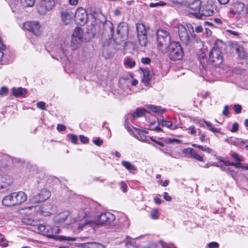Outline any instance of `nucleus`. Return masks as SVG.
<instances>
[{"label": "nucleus", "instance_id": "obj_44", "mask_svg": "<svg viewBox=\"0 0 248 248\" xmlns=\"http://www.w3.org/2000/svg\"><path fill=\"white\" fill-rule=\"evenodd\" d=\"M192 157L200 161H203V157L202 156H200V155H198L196 151L194 152V154L192 156Z\"/></svg>", "mask_w": 248, "mask_h": 248}, {"label": "nucleus", "instance_id": "obj_45", "mask_svg": "<svg viewBox=\"0 0 248 248\" xmlns=\"http://www.w3.org/2000/svg\"><path fill=\"white\" fill-rule=\"evenodd\" d=\"M60 240H66V241H74L76 240V238L74 237H67L65 236H61L60 237Z\"/></svg>", "mask_w": 248, "mask_h": 248}, {"label": "nucleus", "instance_id": "obj_18", "mask_svg": "<svg viewBox=\"0 0 248 248\" xmlns=\"http://www.w3.org/2000/svg\"><path fill=\"white\" fill-rule=\"evenodd\" d=\"M141 70L143 73L142 81L145 85H147L151 81L152 73L148 69H141Z\"/></svg>", "mask_w": 248, "mask_h": 248}, {"label": "nucleus", "instance_id": "obj_21", "mask_svg": "<svg viewBox=\"0 0 248 248\" xmlns=\"http://www.w3.org/2000/svg\"><path fill=\"white\" fill-rule=\"evenodd\" d=\"M51 209V206L50 205H44L41 207L38 213L42 216L45 217L49 216L51 213L50 210Z\"/></svg>", "mask_w": 248, "mask_h": 248}, {"label": "nucleus", "instance_id": "obj_59", "mask_svg": "<svg viewBox=\"0 0 248 248\" xmlns=\"http://www.w3.org/2000/svg\"><path fill=\"white\" fill-rule=\"evenodd\" d=\"M168 141L170 143H171L173 142H175L176 143L179 144L181 142V141L179 140L176 139H169Z\"/></svg>", "mask_w": 248, "mask_h": 248}, {"label": "nucleus", "instance_id": "obj_60", "mask_svg": "<svg viewBox=\"0 0 248 248\" xmlns=\"http://www.w3.org/2000/svg\"><path fill=\"white\" fill-rule=\"evenodd\" d=\"M192 146L193 147H194L198 148L201 149L202 151H203L204 148V147H203L202 146L200 145H198V144H192Z\"/></svg>", "mask_w": 248, "mask_h": 248}, {"label": "nucleus", "instance_id": "obj_8", "mask_svg": "<svg viewBox=\"0 0 248 248\" xmlns=\"http://www.w3.org/2000/svg\"><path fill=\"white\" fill-rule=\"evenodd\" d=\"M210 60L215 65H218L223 61V56L220 49L217 47H213L209 53Z\"/></svg>", "mask_w": 248, "mask_h": 248}, {"label": "nucleus", "instance_id": "obj_12", "mask_svg": "<svg viewBox=\"0 0 248 248\" xmlns=\"http://www.w3.org/2000/svg\"><path fill=\"white\" fill-rule=\"evenodd\" d=\"M178 31L180 40L186 45H187L190 41L189 36L186 28L183 25L178 26Z\"/></svg>", "mask_w": 248, "mask_h": 248}, {"label": "nucleus", "instance_id": "obj_64", "mask_svg": "<svg viewBox=\"0 0 248 248\" xmlns=\"http://www.w3.org/2000/svg\"><path fill=\"white\" fill-rule=\"evenodd\" d=\"M244 17L247 18H248V6L245 8Z\"/></svg>", "mask_w": 248, "mask_h": 248}, {"label": "nucleus", "instance_id": "obj_9", "mask_svg": "<svg viewBox=\"0 0 248 248\" xmlns=\"http://www.w3.org/2000/svg\"><path fill=\"white\" fill-rule=\"evenodd\" d=\"M75 16L76 22L81 26L84 25L88 20L87 12L82 7H79L77 10Z\"/></svg>", "mask_w": 248, "mask_h": 248}, {"label": "nucleus", "instance_id": "obj_47", "mask_svg": "<svg viewBox=\"0 0 248 248\" xmlns=\"http://www.w3.org/2000/svg\"><path fill=\"white\" fill-rule=\"evenodd\" d=\"M79 140L80 141L83 143H87L89 142L88 138L84 136L83 135H80L79 136Z\"/></svg>", "mask_w": 248, "mask_h": 248}, {"label": "nucleus", "instance_id": "obj_29", "mask_svg": "<svg viewBox=\"0 0 248 248\" xmlns=\"http://www.w3.org/2000/svg\"><path fill=\"white\" fill-rule=\"evenodd\" d=\"M147 112L146 109H137V111L133 113L132 116L134 119H137V118L142 117Z\"/></svg>", "mask_w": 248, "mask_h": 248}, {"label": "nucleus", "instance_id": "obj_17", "mask_svg": "<svg viewBox=\"0 0 248 248\" xmlns=\"http://www.w3.org/2000/svg\"><path fill=\"white\" fill-rule=\"evenodd\" d=\"M70 216V213L68 211L62 212L54 217V222L59 224L64 223Z\"/></svg>", "mask_w": 248, "mask_h": 248}, {"label": "nucleus", "instance_id": "obj_7", "mask_svg": "<svg viewBox=\"0 0 248 248\" xmlns=\"http://www.w3.org/2000/svg\"><path fill=\"white\" fill-rule=\"evenodd\" d=\"M82 41V30L78 28L75 30L71 41V47L73 50L77 49Z\"/></svg>", "mask_w": 248, "mask_h": 248}, {"label": "nucleus", "instance_id": "obj_36", "mask_svg": "<svg viewBox=\"0 0 248 248\" xmlns=\"http://www.w3.org/2000/svg\"><path fill=\"white\" fill-rule=\"evenodd\" d=\"M21 2L28 7H31L34 5L35 0H21Z\"/></svg>", "mask_w": 248, "mask_h": 248}, {"label": "nucleus", "instance_id": "obj_26", "mask_svg": "<svg viewBox=\"0 0 248 248\" xmlns=\"http://www.w3.org/2000/svg\"><path fill=\"white\" fill-rule=\"evenodd\" d=\"M124 63L126 67L130 68H133L136 65L135 61L130 58H125Z\"/></svg>", "mask_w": 248, "mask_h": 248}, {"label": "nucleus", "instance_id": "obj_46", "mask_svg": "<svg viewBox=\"0 0 248 248\" xmlns=\"http://www.w3.org/2000/svg\"><path fill=\"white\" fill-rule=\"evenodd\" d=\"M93 142L95 145L100 146L102 144L103 141L100 138H98L96 140H93Z\"/></svg>", "mask_w": 248, "mask_h": 248}, {"label": "nucleus", "instance_id": "obj_11", "mask_svg": "<svg viewBox=\"0 0 248 248\" xmlns=\"http://www.w3.org/2000/svg\"><path fill=\"white\" fill-rule=\"evenodd\" d=\"M201 3L200 0H195L188 5L189 12L197 18H200V17Z\"/></svg>", "mask_w": 248, "mask_h": 248}, {"label": "nucleus", "instance_id": "obj_56", "mask_svg": "<svg viewBox=\"0 0 248 248\" xmlns=\"http://www.w3.org/2000/svg\"><path fill=\"white\" fill-rule=\"evenodd\" d=\"M78 0H68V3L72 6L77 5L78 3Z\"/></svg>", "mask_w": 248, "mask_h": 248}, {"label": "nucleus", "instance_id": "obj_34", "mask_svg": "<svg viewBox=\"0 0 248 248\" xmlns=\"http://www.w3.org/2000/svg\"><path fill=\"white\" fill-rule=\"evenodd\" d=\"M136 138L138 140L141 141L148 142V141H149V139H150L151 137H147L143 133L139 132L138 133V135L136 136Z\"/></svg>", "mask_w": 248, "mask_h": 248}, {"label": "nucleus", "instance_id": "obj_5", "mask_svg": "<svg viewBox=\"0 0 248 248\" xmlns=\"http://www.w3.org/2000/svg\"><path fill=\"white\" fill-rule=\"evenodd\" d=\"M51 196V192L50 190L43 188L39 192L33 196L30 199V202L33 204H38L44 202L48 199Z\"/></svg>", "mask_w": 248, "mask_h": 248}, {"label": "nucleus", "instance_id": "obj_1", "mask_svg": "<svg viewBox=\"0 0 248 248\" xmlns=\"http://www.w3.org/2000/svg\"><path fill=\"white\" fill-rule=\"evenodd\" d=\"M157 46L160 49L167 48L171 44V38L168 31L164 30H159L156 33Z\"/></svg>", "mask_w": 248, "mask_h": 248}, {"label": "nucleus", "instance_id": "obj_41", "mask_svg": "<svg viewBox=\"0 0 248 248\" xmlns=\"http://www.w3.org/2000/svg\"><path fill=\"white\" fill-rule=\"evenodd\" d=\"M155 123L150 125V129L151 130H156L157 131H162V129L158 126H155Z\"/></svg>", "mask_w": 248, "mask_h": 248}, {"label": "nucleus", "instance_id": "obj_55", "mask_svg": "<svg viewBox=\"0 0 248 248\" xmlns=\"http://www.w3.org/2000/svg\"><path fill=\"white\" fill-rule=\"evenodd\" d=\"M188 129L190 131V133L192 135H194L196 132L195 127L193 125L189 126Z\"/></svg>", "mask_w": 248, "mask_h": 248}, {"label": "nucleus", "instance_id": "obj_30", "mask_svg": "<svg viewBox=\"0 0 248 248\" xmlns=\"http://www.w3.org/2000/svg\"><path fill=\"white\" fill-rule=\"evenodd\" d=\"M86 247L87 248H105L103 245L96 242L88 243L86 244Z\"/></svg>", "mask_w": 248, "mask_h": 248}, {"label": "nucleus", "instance_id": "obj_14", "mask_svg": "<svg viewBox=\"0 0 248 248\" xmlns=\"http://www.w3.org/2000/svg\"><path fill=\"white\" fill-rule=\"evenodd\" d=\"M215 12V6L211 4H207L203 6L201 9L200 18L203 16H212Z\"/></svg>", "mask_w": 248, "mask_h": 248}, {"label": "nucleus", "instance_id": "obj_2", "mask_svg": "<svg viewBox=\"0 0 248 248\" xmlns=\"http://www.w3.org/2000/svg\"><path fill=\"white\" fill-rule=\"evenodd\" d=\"M169 46L168 54L171 60L176 61L182 58L184 52L182 46L178 42H171Z\"/></svg>", "mask_w": 248, "mask_h": 248}, {"label": "nucleus", "instance_id": "obj_63", "mask_svg": "<svg viewBox=\"0 0 248 248\" xmlns=\"http://www.w3.org/2000/svg\"><path fill=\"white\" fill-rule=\"evenodd\" d=\"M121 13V10L118 8L116 9L114 11V14L116 16H118L119 15H120Z\"/></svg>", "mask_w": 248, "mask_h": 248}, {"label": "nucleus", "instance_id": "obj_58", "mask_svg": "<svg viewBox=\"0 0 248 248\" xmlns=\"http://www.w3.org/2000/svg\"><path fill=\"white\" fill-rule=\"evenodd\" d=\"M203 28L202 26H198L195 29V31L197 33H200L202 32L203 31Z\"/></svg>", "mask_w": 248, "mask_h": 248}, {"label": "nucleus", "instance_id": "obj_22", "mask_svg": "<svg viewBox=\"0 0 248 248\" xmlns=\"http://www.w3.org/2000/svg\"><path fill=\"white\" fill-rule=\"evenodd\" d=\"M159 124H161L162 126H165L171 129H176L177 128V126L173 124L170 121H166L164 119L160 120L158 121Z\"/></svg>", "mask_w": 248, "mask_h": 248}, {"label": "nucleus", "instance_id": "obj_3", "mask_svg": "<svg viewBox=\"0 0 248 248\" xmlns=\"http://www.w3.org/2000/svg\"><path fill=\"white\" fill-rule=\"evenodd\" d=\"M39 233L48 238L55 239L56 235L59 232L60 229L57 226L51 227L49 225L39 224L37 226Z\"/></svg>", "mask_w": 248, "mask_h": 248}, {"label": "nucleus", "instance_id": "obj_13", "mask_svg": "<svg viewBox=\"0 0 248 248\" xmlns=\"http://www.w3.org/2000/svg\"><path fill=\"white\" fill-rule=\"evenodd\" d=\"M74 14L70 9L63 10L61 12V19L65 25L69 24L72 21Z\"/></svg>", "mask_w": 248, "mask_h": 248}, {"label": "nucleus", "instance_id": "obj_50", "mask_svg": "<svg viewBox=\"0 0 248 248\" xmlns=\"http://www.w3.org/2000/svg\"><path fill=\"white\" fill-rule=\"evenodd\" d=\"M141 62L142 63H143L144 64H149L150 63L151 60L149 58L145 57V58H142L141 59Z\"/></svg>", "mask_w": 248, "mask_h": 248}, {"label": "nucleus", "instance_id": "obj_24", "mask_svg": "<svg viewBox=\"0 0 248 248\" xmlns=\"http://www.w3.org/2000/svg\"><path fill=\"white\" fill-rule=\"evenodd\" d=\"M230 155L232 158L235 161V162H233L234 164L239 165L242 161H243V157L242 155H239V154L231 152L230 153Z\"/></svg>", "mask_w": 248, "mask_h": 248}, {"label": "nucleus", "instance_id": "obj_53", "mask_svg": "<svg viewBox=\"0 0 248 248\" xmlns=\"http://www.w3.org/2000/svg\"><path fill=\"white\" fill-rule=\"evenodd\" d=\"M37 106L39 108H45L46 107V104L45 102L41 101L37 103Z\"/></svg>", "mask_w": 248, "mask_h": 248}, {"label": "nucleus", "instance_id": "obj_32", "mask_svg": "<svg viewBox=\"0 0 248 248\" xmlns=\"http://www.w3.org/2000/svg\"><path fill=\"white\" fill-rule=\"evenodd\" d=\"M120 81H128L129 82L131 83V84L133 86H136L138 83V81L136 79L133 78H129L123 77L120 78Z\"/></svg>", "mask_w": 248, "mask_h": 248}, {"label": "nucleus", "instance_id": "obj_35", "mask_svg": "<svg viewBox=\"0 0 248 248\" xmlns=\"http://www.w3.org/2000/svg\"><path fill=\"white\" fill-rule=\"evenodd\" d=\"M166 5V3L163 1H159V2H151L149 6L151 7H156L158 6H163Z\"/></svg>", "mask_w": 248, "mask_h": 248}, {"label": "nucleus", "instance_id": "obj_57", "mask_svg": "<svg viewBox=\"0 0 248 248\" xmlns=\"http://www.w3.org/2000/svg\"><path fill=\"white\" fill-rule=\"evenodd\" d=\"M163 197L167 201H170L171 200V197L169 196L166 192L164 193Z\"/></svg>", "mask_w": 248, "mask_h": 248}, {"label": "nucleus", "instance_id": "obj_6", "mask_svg": "<svg viewBox=\"0 0 248 248\" xmlns=\"http://www.w3.org/2000/svg\"><path fill=\"white\" fill-rule=\"evenodd\" d=\"M54 5V0H41L38 5V12L40 15H45L47 12L51 11Z\"/></svg>", "mask_w": 248, "mask_h": 248}, {"label": "nucleus", "instance_id": "obj_42", "mask_svg": "<svg viewBox=\"0 0 248 248\" xmlns=\"http://www.w3.org/2000/svg\"><path fill=\"white\" fill-rule=\"evenodd\" d=\"M195 151L193 149L188 148L185 149L184 151H183V153L186 155H190L192 157Z\"/></svg>", "mask_w": 248, "mask_h": 248}, {"label": "nucleus", "instance_id": "obj_61", "mask_svg": "<svg viewBox=\"0 0 248 248\" xmlns=\"http://www.w3.org/2000/svg\"><path fill=\"white\" fill-rule=\"evenodd\" d=\"M152 112L155 113H163L165 112V109H151Z\"/></svg>", "mask_w": 248, "mask_h": 248}, {"label": "nucleus", "instance_id": "obj_16", "mask_svg": "<svg viewBox=\"0 0 248 248\" xmlns=\"http://www.w3.org/2000/svg\"><path fill=\"white\" fill-rule=\"evenodd\" d=\"M245 8L244 3L241 2H237L234 4L233 10L230 11V13L232 14L241 15L244 17Z\"/></svg>", "mask_w": 248, "mask_h": 248}, {"label": "nucleus", "instance_id": "obj_19", "mask_svg": "<svg viewBox=\"0 0 248 248\" xmlns=\"http://www.w3.org/2000/svg\"><path fill=\"white\" fill-rule=\"evenodd\" d=\"M13 193H11L4 197L2 201L3 204L6 206H15Z\"/></svg>", "mask_w": 248, "mask_h": 248}, {"label": "nucleus", "instance_id": "obj_33", "mask_svg": "<svg viewBox=\"0 0 248 248\" xmlns=\"http://www.w3.org/2000/svg\"><path fill=\"white\" fill-rule=\"evenodd\" d=\"M236 51L238 54V57L240 59H244L245 57L246 54L244 51V48L240 46H238L236 48Z\"/></svg>", "mask_w": 248, "mask_h": 248}, {"label": "nucleus", "instance_id": "obj_4", "mask_svg": "<svg viewBox=\"0 0 248 248\" xmlns=\"http://www.w3.org/2000/svg\"><path fill=\"white\" fill-rule=\"evenodd\" d=\"M23 28L36 36H40L43 32V28L37 21H27L24 23Z\"/></svg>", "mask_w": 248, "mask_h": 248}, {"label": "nucleus", "instance_id": "obj_15", "mask_svg": "<svg viewBox=\"0 0 248 248\" xmlns=\"http://www.w3.org/2000/svg\"><path fill=\"white\" fill-rule=\"evenodd\" d=\"M13 193L15 206L19 205L27 200V195L23 191L15 192Z\"/></svg>", "mask_w": 248, "mask_h": 248}, {"label": "nucleus", "instance_id": "obj_39", "mask_svg": "<svg viewBox=\"0 0 248 248\" xmlns=\"http://www.w3.org/2000/svg\"><path fill=\"white\" fill-rule=\"evenodd\" d=\"M236 168L237 169H242L243 170H248V164L246 163H241V162L237 165H236Z\"/></svg>", "mask_w": 248, "mask_h": 248}, {"label": "nucleus", "instance_id": "obj_43", "mask_svg": "<svg viewBox=\"0 0 248 248\" xmlns=\"http://www.w3.org/2000/svg\"><path fill=\"white\" fill-rule=\"evenodd\" d=\"M220 162H223L224 165L226 166H233L235 167H236V165L235 164H234L233 163V162H231V161H229L228 160H222V159H220Z\"/></svg>", "mask_w": 248, "mask_h": 248}, {"label": "nucleus", "instance_id": "obj_28", "mask_svg": "<svg viewBox=\"0 0 248 248\" xmlns=\"http://www.w3.org/2000/svg\"><path fill=\"white\" fill-rule=\"evenodd\" d=\"M203 122L204 124H206V126L210 131L213 133H220V129L219 128L214 127L211 123L207 122L205 120H203Z\"/></svg>", "mask_w": 248, "mask_h": 248}, {"label": "nucleus", "instance_id": "obj_52", "mask_svg": "<svg viewBox=\"0 0 248 248\" xmlns=\"http://www.w3.org/2000/svg\"><path fill=\"white\" fill-rule=\"evenodd\" d=\"M161 245H162V247L163 248H172V247H173V245H169V244H168L167 243H165L164 242H163V241H161L160 242Z\"/></svg>", "mask_w": 248, "mask_h": 248}, {"label": "nucleus", "instance_id": "obj_51", "mask_svg": "<svg viewBox=\"0 0 248 248\" xmlns=\"http://www.w3.org/2000/svg\"><path fill=\"white\" fill-rule=\"evenodd\" d=\"M238 124L237 123H234L232 126V128L231 129V131L232 132H235L238 130Z\"/></svg>", "mask_w": 248, "mask_h": 248}, {"label": "nucleus", "instance_id": "obj_49", "mask_svg": "<svg viewBox=\"0 0 248 248\" xmlns=\"http://www.w3.org/2000/svg\"><path fill=\"white\" fill-rule=\"evenodd\" d=\"M219 246V244L216 242H212L208 244L209 248H217Z\"/></svg>", "mask_w": 248, "mask_h": 248}, {"label": "nucleus", "instance_id": "obj_62", "mask_svg": "<svg viewBox=\"0 0 248 248\" xmlns=\"http://www.w3.org/2000/svg\"><path fill=\"white\" fill-rule=\"evenodd\" d=\"M187 27L189 32L194 33V31L193 27L192 26V25H191L190 24H188L187 25Z\"/></svg>", "mask_w": 248, "mask_h": 248}, {"label": "nucleus", "instance_id": "obj_10", "mask_svg": "<svg viewBox=\"0 0 248 248\" xmlns=\"http://www.w3.org/2000/svg\"><path fill=\"white\" fill-rule=\"evenodd\" d=\"M115 219V216L110 212H106L101 214L97 220L98 225H104L109 223Z\"/></svg>", "mask_w": 248, "mask_h": 248}, {"label": "nucleus", "instance_id": "obj_38", "mask_svg": "<svg viewBox=\"0 0 248 248\" xmlns=\"http://www.w3.org/2000/svg\"><path fill=\"white\" fill-rule=\"evenodd\" d=\"M8 92V89L6 87H2L0 89V95L1 96H4L7 94Z\"/></svg>", "mask_w": 248, "mask_h": 248}, {"label": "nucleus", "instance_id": "obj_54", "mask_svg": "<svg viewBox=\"0 0 248 248\" xmlns=\"http://www.w3.org/2000/svg\"><path fill=\"white\" fill-rule=\"evenodd\" d=\"M124 126L128 131L131 130V125L128 123L127 120H125Z\"/></svg>", "mask_w": 248, "mask_h": 248}, {"label": "nucleus", "instance_id": "obj_25", "mask_svg": "<svg viewBox=\"0 0 248 248\" xmlns=\"http://www.w3.org/2000/svg\"><path fill=\"white\" fill-rule=\"evenodd\" d=\"M139 44L142 46L145 47L148 44V40L146 34L137 35Z\"/></svg>", "mask_w": 248, "mask_h": 248}, {"label": "nucleus", "instance_id": "obj_31", "mask_svg": "<svg viewBox=\"0 0 248 248\" xmlns=\"http://www.w3.org/2000/svg\"><path fill=\"white\" fill-rule=\"evenodd\" d=\"M3 179V177L0 175V189L6 188L12 183L11 179L9 178L5 182H1Z\"/></svg>", "mask_w": 248, "mask_h": 248}, {"label": "nucleus", "instance_id": "obj_48", "mask_svg": "<svg viewBox=\"0 0 248 248\" xmlns=\"http://www.w3.org/2000/svg\"><path fill=\"white\" fill-rule=\"evenodd\" d=\"M66 129V126L62 124H58L57 126V129L59 131H63Z\"/></svg>", "mask_w": 248, "mask_h": 248}, {"label": "nucleus", "instance_id": "obj_40", "mask_svg": "<svg viewBox=\"0 0 248 248\" xmlns=\"http://www.w3.org/2000/svg\"><path fill=\"white\" fill-rule=\"evenodd\" d=\"M68 136L70 139L71 142L74 144H77L78 141V137L74 134H70Z\"/></svg>", "mask_w": 248, "mask_h": 248}, {"label": "nucleus", "instance_id": "obj_20", "mask_svg": "<svg viewBox=\"0 0 248 248\" xmlns=\"http://www.w3.org/2000/svg\"><path fill=\"white\" fill-rule=\"evenodd\" d=\"M12 93L13 95L16 97H24L27 93V90L24 88H13Z\"/></svg>", "mask_w": 248, "mask_h": 248}, {"label": "nucleus", "instance_id": "obj_37", "mask_svg": "<svg viewBox=\"0 0 248 248\" xmlns=\"http://www.w3.org/2000/svg\"><path fill=\"white\" fill-rule=\"evenodd\" d=\"M151 217L153 219H157L158 218V210L155 209V210L151 211L150 213Z\"/></svg>", "mask_w": 248, "mask_h": 248}, {"label": "nucleus", "instance_id": "obj_23", "mask_svg": "<svg viewBox=\"0 0 248 248\" xmlns=\"http://www.w3.org/2000/svg\"><path fill=\"white\" fill-rule=\"evenodd\" d=\"M122 165L124 167L129 171L133 174H135L136 169L135 167L132 165L130 162L126 161H123L122 162Z\"/></svg>", "mask_w": 248, "mask_h": 248}, {"label": "nucleus", "instance_id": "obj_27", "mask_svg": "<svg viewBox=\"0 0 248 248\" xmlns=\"http://www.w3.org/2000/svg\"><path fill=\"white\" fill-rule=\"evenodd\" d=\"M137 35L146 34L145 25L142 23H137L136 25Z\"/></svg>", "mask_w": 248, "mask_h": 248}]
</instances>
